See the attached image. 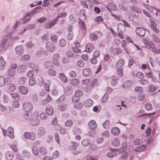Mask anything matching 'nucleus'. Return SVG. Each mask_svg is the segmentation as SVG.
<instances>
[{
  "label": "nucleus",
  "mask_w": 160,
  "mask_h": 160,
  "mask_svg": "<svg viewBox=\"0 0 160 160\" xmlns=\"http://www.w3.org/2000/svg\"><path fill=\"white\" fill-rule=\"evenodd\" d=\"M88 126L90 129L94 130L97 127V124L95 121L91 120L89 122Z\"/></svg>",
  "instance_id": "nucleus-17"
},
{
  "label": "nucleus",
  "mask_w": 160,
  "mask_h": 160,
  "mask_svg": "<svg viewBox=\"0 0 160 160\" xmlns=\"http://www.w3.org/2000/svg\"><path fill=\"white\" fill-rule=\"evenodd\" d=\"M47 19L45 17H42L40 18L37 19L36 21L40 23H42L45 22Z\"/></svg>",
  "instance_id": "nucleus-55"
},
{
  "label": "nucleus",
  "mask_w": 160,
  "mask_h": 160,
  "mask_svg": "<svg viewBox=\"0 0 160 160\" xmlns=\"http://www.w3.org/2000/svg\"><path fill=\"white\" fill-rule=\"evenodd\" d=\"M117 149H112L111 151L107 154V156L108 158H112L116 155V151Z\"/></svg>",
  "instance_id": "nucleus-20"
},
{
  "label": "nucleus",
  "mask_w": 160,
  "mask_h": 160,
  "mask_svg": "<svg viewBox=\"0 0 160 160\" xmlns=\"http://www.w3.org/2000/svg\"><path fill=\"white\" fill-rule=\"evenodd\" d=\"M39 152L43 155H45L47 153V150L43 147H41L40 148Z\"/></svg>",
  "instance_id": "nucleus-51"
},
{
  "label": "nucleus",
  "mask_w": 160,
  "mask_h": 160,
  "mask_svg": "<svg viewBox=\"0 0 160 160\" xmlns=\"http://www.w3.org/2000/svg\"><path fill=\"white\" fill-rule=\"evenodd\" d=\"M44 65L48 69H49L52 67V62L49 61H45L44 63Z\"/></svg>",
  "instance_id": "nucleus-35"
},
{
  "label": "nucleus",
  "mask_w": 160,
  "mask_h": 160,
  "mask_svg": "<svg viewBox=\"0 0 160 160\" xmlns=\"http://www.w3.org/2000/svg\"><path fill=\"white\" fill-rule=\"evenodd\" d=\"M139 91V92L140 91ZM140 91L141 92L138 94V98L139 100H142L144 98L145 94L144 93L141 92L142 91Z\"/></svg>",
  "instance_id": "nucleus-52"
},
{
  "label": "nucleus",
  "mask_w": 160,
  "mask_h": 160,
  "mask_svg": "<svg viewBox=\"0 0 160 160\" xmlns=\"http://www.w3.org/2000/svg\"><path fill=\"white\" fill-rule=\"evenodd\" d=\"M92 73V70L89 68L84 69L82 71V74L85 77H88Z\"/></svg>",
  "instance_id": "nucleus-16"
},
{
  "label": "nucleus",
  "mask_w": 160,
  "mask_h": 160,
  "mask_svg": "<svg viewBox=\"0 0 160 160\" xmlns=\"http://www.w3.org/2000/svg\"><path fill=\"white\" fill-rule=\"evenodd\" d=\"M127 143L126 142H123L122 144V146L121 149L122 151H124L126 150L127 148Z\"/></svg>",
  "instance_id": "nucleus-58"
},
{
  "label": "nucleus",
  "mask_w": 160,
  "mask_h": 160,
  "mask_svg": "<svg viewBox=\"0 0 160 160\" xmlns=\"http://www.w3.org/2000/svg\"><path fill=\"white\" fill-rule=\"evenodd\" d=\"M111 133L114 135H117L119 133L120 130L118 128L114 127L111 130Z\"/></svg>",
  "instance_id": "nucleus-24"
},
{
  "label": "nucleus",
  "mask_w": 160,
  "mask_h": 160,
  "mask_svg": "<svg viewBox=\"0 0 160 160\" xmlns=\"http://www.w3.org/2000/svg\"><path fill=\"white\" fill-rule=\"evenodd\" d=\"M112 143L114 147H118L120 145L118 139H117L113 140Z\"/></svg>",
  "instance_id": "nucleus-40"
},
{
  "label": "nucleus",
  "mask_w": 160,
  "mask_h": 160,
  "mask_svg": "<svg viewBox=\"0 0 160 160\" xmlns=\"http://www.w3.org/2000/svg\"><path fill=\"white\" fill-rule=\"evenodd\" d=\"M102 126L104 128H108L110 125V121L106 120L102 124Z\"/></svg>",
  "instance_id": "nucleus-42"
},
{
  "label": "nucleus",
  "mask_w": 160,
  "mask_h": 160,
  "mask_svg": "<svg viewBox=\"0 0 160 160\" xmlns=\"http://www.w3.org/2000/svg\"><path fill=\"white\" fill-rule=\"evenodd\" d=\"M98 82V80L96 79H94L92 82L91 83V86L92 87H94L95 85L98 86L97 85Z\"/></svg>",
  "instance_id": "nucleus-60"
},
{
  "label": "nucleus",
  "mask_w": 160,
  "mask_h": 160,
  "mask_svg": "<svg viewBox=\"0 0 160 160\" xmlns=\"http://www.w3.org/2000/svg\"><path fill=\"white\" fill-rule=\"evenodd\" d=\"M84 105L85 107H89L93 104V101L90 99H88L84 101Z\"/></svg>",
  "instance_id": "nucleus-18"
},
{
  "label": "nucleus",
  "mask_w": 160,
  "mask_h": 160,
  "mask_svg": "<svg viewBox=\"0 0 160 160\" xmlns=\"http://www.w3.org/2000/svg\"><path fill=\"white\" fill-rule=\"evenodd\" d=\"M106 8L110 11L116 10L117 9V7L115 5L111 3H108V4L107 5Z\"/></svg>",
  "instance_id": "nucleus-14"
},
{
  "label": "nucleus",
  "mask_w": 160,
  "mask_h": 160,
  "mask_svg": "<svg viewBox=\"0 0 160 160\" xmlns=\"http://www.w3.org/2000/svg\"><path fill=\"white\" fill-rule=\"evenodd\" d=\"M86 48H87V51L85 50V51L87 52H91V51H90V50L92 49L93 48V45L92 44H87L86 46Z\"/></svg>",
  "instance_id": "nucleus-46"
},
{
  "label": "nucleus",
  "mask_w": 160,
  "mask_h": 160,
  "mask_svg": "<svg viewBox=\"0 0 160 160\" xmlns=\"http://www.w3.org/2000/svg\"><path fill=\"white\" fill-rule=\"evenodd\" d=\"M59 77L62 81L66 83L68 81V79L64 73H60L59 75Z\"/></svg>",
  "instance_id": "nucleus-21"
},
{
  "label": "nucleus",
  "mask_w": 160,
  "mask_h": 160,
  "mask_svg": "<svg viewBox=\"0 0 160 160\" xmlns=\"http://www.w3.org/2000/svg\"><path fill=\"white\" fill-rule=\"evenodd\" d=\"M150 27L152 30L155 32L156 33H158L159 32V30L157 28V25L155 22L151 19H150Z\"/></svg>",
  "instance_id": "nucleus-7"
},
{
  "label": "nucleus",
  "mask_w": 160,
  "mask_h": 160,
  "mask_svg": "<svg viewBox=\"0 0 160 160\" xmlns=\"http://www.w3.org/2000/svg\"><path fill=\"white\" fill-rule=\"evenodd\" d=\"M41 8V7L40 6H38L34 8L33 10L31 11V12H32V15H33L36 12H38V10H39Z\"/></svg>",
  "instance_id": "nucleus-54"
},
{
  "label": "nucleus",
  "mask_w": 160,
  "mask_h": 160,
  "mask_svg": "<svg viewBox=\"0 0 160 160\" xmlns=\"http://www.w3.org/2000/svg\"><path fill=\"white\" fill-rule=\"evenodd\" d=\"M51 97L48 95H47L46 98L42 100V103L43 104L45 105L51 101Z\"/></svg>",
  "instance_id": "nucleus-34"
},
{
  "label": "nucleus",
  "mask_w": 160,
  "mask_h": 160,
  "mask_svg": "<svg viewBox=\"0 0 160 160\" xmlns=\"http://www.w3.org/2000/svg\"><path fill=\"white\" fill-rule=\"evenodd\" d=\"M19 103L18 100H15L12 102V106L13 108H18L19 107Z\"/></svg>",
  "instance_id": "nucleus-53"
},
{
  "label": "nucleus",
  "mask_w": 160,
  "mask_h": 160,
  "mask_svg": "<svg viewBox=\"0 0 160 160\" xmlns=\"http://www.w3.org/2000/svg\"><path fill=\"white\" fill-rule=\"evenodd\" d=\"M78 145V142H72V146L69 147V149L73 151L76 149Z\"/></svg>",
  "instance_id": "nucleus-37"
},
{
  "label": "nucleus",
  "mask_w": 160,
  "mask_h": 160,
  "mask_svg": "<svg viewBox=\"0 0 160 160\" xmlns=\"http://www.w3.org/2000/svg\"><path fill=\"white\" fill-rule=\"evenodd\" d=\"M101 33L102 32L99 31H97L93 33H90L89 35L90 39L92 41H96L98 38V37L97 35V34L100 33L101 35Z\"/></svg>",
  "instance_id": "nucleus-9"
},
{
  "label": "nucleus",
  "mask_w": 160,
  "mask_h": 160,
  "mask_svg": "<svg viewBox=\"0 0 160 160\" xmlns=\"http://www.w3.org/2000/svg\"><path fill=\"white\" fill-rule=\"evenodd\" d=\"M125 63V61L123 59H119L117 63V65L121 67L123 66Z\"/></svg>",
  "instance_id": "nucleus-38"
},
{
  "label": "nucleus",
  "mask_w": 160,
  "mask_h": 160,
  "mask_svg": "<svg viewBox=\"0 0 160 160\" xmlns=\"http://www.w3.org/2000/svg\"><path fill=\"white\" fill-rule=\"evenodd\" d=\"M11 44L10 40L7 39H4L2 40L1 46L2 48H3L5 50H6L8 47H9Z\"/></svg>",
  "instance_id": "nucleus-2"
},
{
  "label": "nucleus",
  "mask_w": 160,
  "mask_h": 160,
  "mask_svg": "<svg viewBox=\"0 0 160 160\" xmlns=\"http://www.w3.org/2000/svg\"><path fill=\"white\" fill-rule=\"evenodd\" d=\"M15 70H12L11 69L8 70V74L10 77H14L15 75Z\"/></svg>",
  "instance_id": "nucleus-48"
},
{
  "label": "nucleus",
  "mask_w": 160,
  "mask_h": 160,
  "mask_svg": "<svg viewBox=\"0 0 160 160\" xmlns=\"http://www.w3.org/2000/svg\"><path fill=\"white\" fill-rule=\"evenodd\" d=\"M16 54L19 55H22L24 52V47L21 45L17 46L15 48Z\"/></svg>",
  "instance_id": "nucleus-8"
},
{
  "label": "nucleus",
  "mask_w": 160,
  "mask_h": 160,
  "mask_svg": "<svg viewBox=\"0 0 160 160\" xmlns=\"http://www.w3.org/2000/svg\"><path fill=\"white\" fill-rule=\"evenodd\" d=\"M23 109L26 112H29L31 111L33 109L32 104L29 102H25L22 106Z\"/></svg>",
  "instance_id": "nucleus-1"
},
{
  "label": "nucleus",
  "mask_w": 160,
  "mask_h": 160,
  "mask_svg": "<svg viewBox=\"0 0 160 160\" xmlns=\"http://www.w3.org/2000/svg\"><path fill=\"white\" fill-rule=\"evenodd\" d=\"M76 64L78 67L81 68L84 66V62L82 60H79L77 62Z\"/></svg>",
  "instance_id": "nucleus-49"
},
{
  "label": "nucleus",
  "mask_w": 160,
  "mask_h": 160,
  "mask_svg": "<svg viewBox=\"0 0 160 160\" xmlns=\"http://www.w3.org/2000/svg\"><path fill=\"white\" fill-rule=\"evenodd\" d=\"M59 45L62 47H64L67 43V42L64 38L61 39L59 42Z\"/></svg>",
  "instance_id": "nucleus-43"
},
{
  "label": "nucleus",
  "mask_w": 160,
  "mask_h": 160,
  "mask_svg": "<svg viewBox=\"0 0 160 160\" xmlns=\"http://www.w3.org/2000/svg\"><path fill=\"white\" fill-rule=\"evenodd\" d=\"M65 96L62 95L56 101L57 103H58L60 102H63L65 99Z\"/></svg>",
  "instance_id": "nucleus-57"
},
{
  "label": "nucleus",
  "mask_w": 160,
  "mask_h": 160,
  "mask_svg": "<svg viewBox=\"0 0 160 160\" xmlns=\"http://www.w3.org/2000/svg\"><path fill=\"white\" fill-rule=\"evenodd\" d=\"M26 26V28H27V30L33 29L35 28V24L29 23L27 24Z\"/></svg>",
  "instance_id": "nucleus-47"
},
{
  "label": "nucleus",
  "mask_w": 160,
  "mask_h": 160,
  "mask_svg": "<svg viewBox=\"0 0 160 160\" xmlns=\"http://www.w3.org/2000/svg\"><path fill=\"white\" fill-rule=\"evenodd\" d=\"M23 116L24 118L27 121L30 120L31 118L33 117L31 116V113L29 112L25 113Z\"/></svg>",
  "instance_id": "nucleus-32"
},
{
  "label": "nucleus",
  "mask_w": 160,
  "mask_h": 160,
  "mask_svg": "<svg viewBox=\"0 0 160 160\" xmlns=\"http://www.w3.org/2000/svg\"><path fill=\"white\" fill-rule=\"evenodd\" d=\"M91 143L90 140L88 139H84L82 142V145L85 146H89Z\"/></svg>",
  "instance_id": "nucleus-30"
},
{
  "label": "nucleus",
  "mask_w": 160,
  "mask_h": 160,
  "mask_svg": "<svg viewBox=\"0 0 160 160\" xmlns=\"http://www.w3.org/2000/svg\"><path fill=\"white\" fill-rule=\"evenodd\" d=\"M145 145H142L136 148L135 149V151L136 152H140L143 151L145 150Z\"/></svg>",
  "instance_id": "nucleus-33"
},
{
  "label": "nucleus",
  "mask_w": 160,
  "mask_h": 160,
  "mask_svg": "<svg viewBox=\"0 0 160 160\" xmlns=\"http://www.w3.org/2000/svg\"><path fill=\"white\" fill-rule=\"evenodd\" d=\"M45 132V128L43 127H40L38 132V136H41L42 135H43Z\"/></svg>",
  "instance_id": "nucleus-28"
},
{
  "label": "nucleus",
  "mask_w": 160,
  "mask_h": 160,
  "mask_svg": "<svg viewBox=\"0 0 160 160\" xmlns=\"http://www.w3.org/2000/svg\"><path fill=\"white\" fill-rule=\"evenodd\" d=\"M35 136V134L33 132L30 133L26 132L23 134V137L26 139H29L33 140L34 139Z\"/></svg>",
  "instance_id": "nucleus-3"
},
{
  "label": "nucleus",
  "mask_w": 160,
  "mask_h": 160,
  "mask_svg": "<svg viewBox=\"0 0 160 160\" xmlns=\"http://www.w3.org/2000/svg\"><path fill=\"white\" fill-rule=\"evenodd\" d=\"M34 74V72L33 70H29L27 74V76L29 78L32 77Z\"/></svg>",
  "instance_id": "nucleus-63"
},
{
  "label": "nucleus",
  "mask_w": 160,
  "mask_h": 160,
  "mask_svg": "<svg viewBox=\"0 0 160 160\" xmlns=\"http://www.w3.org/2000/svg\"><path fill=\"white\" fill-rule=\"evenodd\" d=\"M4 155L7 160H12L14 157V153L12 151H8L5 152Z\"/></svg>",
  "instance_id": "nucleus-11"
},
{
  "label": "nucleus",
  "mask_w": 160,
  "mask_h": 160,
  "mask_svg": "<svg viewBox=\"0 0 160 160\" xmlns=\"http://www.w3.org/2000/svg\"><path fill=\"white\" fill-rule=\"evenodd\" d=\"M26 78L24 77H22L19 78L18 82L19 84H23L26 82Z\"/></svg>",
  "instance_id": "nucleus-39"
},
{
  "label": "nucleus",
  "mask_w": 160,
  "mask_h": 160,
  "mask_svg": "<svg viewBox=\"0 0 160 160\" xmlns=\"http://www.w3.org/2000/svg\"><path fill=\"white\" fill-rule=\"evenodd\" d=\"M132 84V81H128L124 82L123 85V87L125 88H128L131 87Z\"/></svg>",
  "instance_id": "nucleus-29"
},
{
  "label": "nucleus",
  "mask_w": 160,
  "mask_h": 160,
  "mask_svg": "<svg viewBox=\"0 0 160 160\" xmlns=\"http://www.w3.org/2000/svg\"><path fill=\"white\" fill-rule=\"evenodd\" d=\"M48 73L49 74L52 75L54 76L56 75V72L53 69H49L48 71Z\"/></svg>",
  "instance_id": "nucleus-59"
},
{
  "label": "nucleus",
  "mask_w": 160,
  "mask_h": 160,
  "mask_svg": "<svg viewBox=\"0 0 160 160\" xmlns=\"http://www.w3.org/2000/svg\"><path fill=\"white\" fill-rule=\"evenodd\" d=\"M6 62L2 56L0 57V69H3L5 67Z\"/></svg>",
  "instance_id": "nucleus-27"
},
{
  "label": "nucleus",
  "mask_w": 160,
  "mask_h": 160,
  "mask_svg": "<svg viewBox=\"0 0 160 160\" xmlns=\"http://www.w3.org/2000/svg\"><path fill=\"white\" fill-rule=\"evenodd\" d=\"M32 149L34 155L37 156L38 154V150L37 147L34 146L32 147Z\"/></svg>",
  "instance_id": "nucleus-36"
},
{
  "label": "nucleus",
  "mask_w": 160,
  "mask_h": 160,
  "mask_svg": "<svg viewBox=\"0 0 160 160\" xmlns=\"http://www.w3.org/2000/svg\"><path fill=\"white\" fill-rule=\"evenodd\" d=\"M152 36L155 42H160L159 39L156 35L153 34Z\"/></svg>",
  "instance_id": "nucleus-64"
},
{
  "label": "nucleus",
  "mask_w": 160,
  "mask_h": 160,
  "mask_svg": "<svg viewBox=\"0 0 160 160\" xmlns=\"http://www.w3.org/2000/svg\"><path fill=\"white\" fill-rule=\"evenodd\" d=\"M4 78L3 76H0V87L3 86L4 84Z\"/></svg>",
  "instance_id": "nucleus-61"
},
{
  "label": "nucleus",
  "mask_w": 160,
  "mask_h": 160,
  "mask_svg": "<svg viewBox=\"0 0 160 160\" xmlns=\"http://www.w3.org/2000/svg\"><path fill=\"white\" fill-rule=\"evenodd\" d=\"M46 47L47 51L50 52H54L56 49L54 45L50 42H47L46 45Z\"/></svg>",
  "instance_id": "nucleus-4"
},
{
  "label": "nucleus",
  "mask_w": 160,
  "mask_h": 160,
  "mask_svg": "<svg viewBox=\"0 0 160 160\" xmlns=\"http://www.w3.org/2000/svg\"><path fill=\"white\" fill-rule=\"evenodd\" d=\"M23 155L27 158H29L31 157V154L27 150H24L22 152Z\"/></svg>",
  "instance_id": "nucleus-44"
},
{
  "label": "nucleus",
  "mask_w": 160,
  "mask_h": 160,
  "mask_svg": "<svg viewBox=\"0 0 160 160\" xmlns=\"http://www.w3.org/2000/svg\"><path fill=\"white\" fill-rule=\"evenodd\" d=\"M82 107V103L79 102H77L75 103L74 106L75 108L77 109H80Z\"/></svg>",
  "instance_id": "nucleus-45"
},
{
  "label": "nucleus",
  "mask_w": 160,
  "mask_h": 160,
  "mask_svg": "<svg viewBox=\"0 0 160 160\" xmlns=\"http://www.w3.org/2000/svg\"><path fill=\"white\" fill-rule=\"evenodd\" d=\"M26 66L24 65H20L18 66V71L19 73H22L25 71Z\"/></svg>",
  "instance_id": "nucleus-25"
},
{
  "label": "nucleus",
  "mask_w": 160,
  "mask_h": 160,
  "mask_svg": "<svg viewBox=\"0 0 160 160\" xmlns=\"http://www.w3.org/2000/svg\"><path fill=\"white\" fill-rule=\"evenodd\" d=\"M69 83L70 84L73 86H77L79 83V80L77 78H73L70 80Z\"/></svg>",
  "instance_id": "nucleus-22"
},
{
  "label": "nucleus",
  "mask_w": 160,
  "mask_h": 160,
  "mask_svg": "<svg viewBox=\"0 0 160 160\" xmlns=\"http://www.w3.org/2000/svg\"><path fill=\"white\" fill-rule=\"evenodd\" d=\"M136 33L140 36L143 37L146 33V30L142 28L137 27L136 28Z\"/></svg>",
  "instance_id": "nucleus-10"
},
{
  "label": "nucleus",
  "mask_w": 160,
  "mask_h": 160,
  "mask_svg": "<svg viewBox=\"0 0 160 160\" xmlns=\"http://www.w3.org/2000/svg\"><path fill=\"white\" fill-rule=\"evenodd\" d=\"M128 156V152H122L119 157V158L122 160H124L127 159Z\"/></svg>",
  "instance_id": "nucleus-26"
},
{
  "label": "nucleus",
  "mask_w": 160,
  "mask_h": 160,
  "mask_svg": "<svg viewBox=\"0 0 160 160\" xmlns=\"http://www.w3.org/2000/svg\"><path fill=\"white\" fill-rule=\"evenodd\" d=\"M14 130L12 127H9L7 130V136L9 137L12 139L14 138Z\"/></svg>",
  "instance_id": "nucleus-12"
},
{
  "label": "nucleus",
  "mask_w": 160,
  "mask_h": 160,
  "mask_svg": "<svg viewBox=\"0 0 160 160\" xmlns=\"http://www.w3.org/2000/svg\"><path fill=\"white\" fill-rule=\"evenodd\" d=\"M29 66L35 72H38V68L36 64L34 63H31L30 64Z\"/></svg>",
  "instance_id": "nucleus-31"
},
{
  "label": "nucleus",
  "mask_w": 160,
  "mask_h": 160,
  "mask_svg": "<svg viewBox=\"0 0 160 160\" xmlns=\"http://www.w3.org/2000/svg\"><path fill=\"white\" fill-rule=\"evenodd\" d=\"M52 41L54 43L57 42V37L55 35H52L50 37Z\"/></svg>",
  "instance_id": "nucleus-56"
},
{
  "label": "nucleus",
  "mask_w": 160,
  "mask_h": 160,
  "mask_svg": "<svg viewBox=\"0 0 160 160\" xmlns=\"http://www.w3.org/2000/svg\"><path fill=\"white\" fill-rule=\"evenodd\" d=\"M155 46L154 44L151 41H149L146 47L148 48H152L153 47Z\"/></svg>",
  "instance_id": "nucleus-62"
},
{
  "label": "nucleus",
  "mask_w": 160,
  "mask_h": 160,
  "mask_svg": "<svg viewBox=\"0 0 160 160\" xmlns=\"http://www.w3.org/2000/svg\"><path fill=\"white\" fill-rule=\"evenodd\" d=\"M117 29L118 32H120L121 33H124L126 30V28L123 24L120 23L118 24Z\"/></svg>",
  "instance_id": "nucleus-15"
},
{
  "label": "nucleus",
  "mask_w": 160,
  "mask_h": 160,
  "mask_svg": "<svg viewBox=\"0 0 160 160\" xmlns=\"http://www.w3.org/2000/svg\"><path fill=\"white\" fill-rule=\"evenodd\" d=\"M46 112L49 115H51L53 114V108L51 106H48L46 108Z\"/></svg>",
  "instance_id": "nucleus-19"
},
{
  "label": "nucleus",
  "mask_w": 160,
  "mask_h": 160,
  "mask_svg": "<svg viewBox=\"0 0 160 160\" xmlns=\"http://www.w3.org/2000/svg\"><path fill=\"white\" fill-rule=\"evenodd\" d=\"M51 24H52V23L51 21L48 23H45L44 24V26L46 29H48L53 26V25H52Z\"/></svg>",
  "instance_id": "nucleus-50"
},
{
  "label": "nucleus",
  "mask_w": 160,
  "mask_h": 160,
  "mask_svg": "<svg viewBox=\"0 0 160 160\" xmlns=\"http://www.w3.org/2000/svg\"><path fill=\"white\" fill-rule=\"evenodd\" d=\"M30 123L32 126H37L39 124L40 120L36 117H32V119L30 120Z\"/></svg>",
  "instance_id": "nucleus-6"
},
{
  "label": "nucleus",
  "mask_w": 160,
  "mask_h": 160,
  "mask_svg": "<svg viewBox=\"0 0 160 160\" xmlns=\"http://www.w3.org/2000/svg\"><path fill=\"white\" fill-rule=\"evenodd\" d=\"M59 58V55L58 53L55 54L53 56L52 63L54 65L57 66L59 64L58 59Z\"/></svg>",
  "instance_id": "nucleus-13"
},
{
  "label": "nucleus",
  "mask_w": 160,
  "mask_h": 160,
  "mask_svg": "<svg viewBox=\"0 0 160 160\" xmlns=\"http://www.w3.org/2000/svg\"><path fill=\"white\" fill-rule=\"evenodd\" d=\"M67 108V106L66 103H62L58 106L57 109L61 111H63L65 110Z\"/></svg>",
  "instance_id": "nucleus-23"
},
{
  "label": "nucleus",
  "mask_w": 160,
  "mask_h": 160,
  "mask_svg": "<svg viewBox=\"0 0 160 160\" xmlns=\"http://www.w3.org/2000/svg\"><path fill=\"white\" fill-rule=\"evenodd\" d=\"M11 95L15 100H18L20 99L19 95L17 93H11Z\"/></svg>",
  "instance_id": "nucleus-41"
},
{
  "label": "nucleus",
  "mask_w": 160,
  "mask_h": 160,
  "mask_svg": "<svg viewBox=\"0 0 160 160\" xmlns=\"http://www.w3.org/2000/svg\"><path fill=\"white\" fill-rule=\"evenodd\" d=\"M82 91H76L74 93V96L72 99L73 102H76L78 101L80 96H82Z\"/></svg>",
  "instance_id": "nucleus-5"
}]
</instances>
